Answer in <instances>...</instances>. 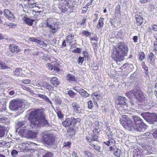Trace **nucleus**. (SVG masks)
I'll return each mask as SVG.
<instances>
[{
  "instance_id": "c03bdc74",
  "label": "nucleus",
  "mask_w": 157,
  "mask_h": 157,
  "mask_svg": "<svg viewBox=\"0 0 157 157\" xmlns=\"http://www.w3.org/2000/svg\"><path fill=\"white\" fill-rule=\"evenodd\" d=\"M87 105L89 109H91L93 107V103L91 100H90L87 102Z\"/></svg>"
},
{
  "instance_id": "0e129e2a",
  "label": "nucleus",
  "mask_w": 157,
  "mask_h": 157,
  "mask_svg": "<svg viewBox=\"0 0 157 157\" xmlns=\"http://www.w3.org/2000/svg\"><path fill=\"white\" fill-rule=\"evenodd\" d=\"M152 135L154 137L157 139V130H155L152 134Z\"/></svg>"
},
{
  "instance_id": "9b49d317",
  "label": "nucleus",
  "mask_w": 157,
  "mask_h": 157,
  "mask_svg": "<svg viewBox=\"0 0 157 157\" xmlns=\"http://www.w3.org/2000/svg\"><path fill=\"white\" fill-rule=\"evenodd\" d=\"M9 49L12 53H17L21 51V49L18 46L12 44L9 45Z\"/></svg>"
},
{
  "instance_id": "f3484780",
  "label": "nucleus",
  "mask_w": 157,
  "mask_h": 157,
  "mask_svg": "<svg viewBox=\"0 0 157 157\" xmlns=\"http://www.w3.org/2000/svg\"><path fill=\"white\" fill-rule=\"evenodd\" d=\"M4 15L5 17L9 20H10L13 16L12 13L8 9H6L4 10Z\"/></svg>"
},
{
  "instance_id": "72a5a7b5",
  "label": "nucleus",
  "mask_w": 157,
  "mask_h": 157,
  "mask_svg": "<svg viewBox=\"0 0 157 157\" xmlns=\"http://www.w3.org/2000/svg\"><path fill=\"white\" fill-rule=\"evenodd\" d=\"M29 40L30 41L34 42L37 44H40L41 42V40L37 39L35 37H30L29 38Z\"/></svg>"
},
{
  "instance_id": "aec40b11",
  "label": "nucleus",
  "mask_w": 157,
  "mask_h": 157,
  "mask_svg": "<svg viewBox=\"0 0 157 157\" xmlns=\"http://www.w3.org/2000/svg\"><path fill=\"white\" fill-rule=\"evenodd\" d=\"M78 92L81 96L83 98H87L90 95L86 91L82 89L79 90Z\"/></svg>"
},
{
  "instance_id": "ddd939ff",
  "label": "nucleus",
  "mask_w": 157,
  "mask_h": 157,
  "mask_svg": "<svg viewBox=\"0 0 157 157\" xmlns=\"http://www.w3.org/2000/svg\"><path fill=\"white\" fill-rule=\"evenodd\" d=\"M69 3H60L59 5V8L62 13H64L67 11V10L69 8L68 6Z\"/></svg>"
},
{
  "instance_id": "338daca9",
  "label": "nucleus",
  "mask_w": 157,
  "mask_h": 157,
  "mask_svg": "<svg viewBox=\"0 0 157 157\" xmlns=\"http://www.w3.org/2000/svg\"><path fill=\"white\" fill-rule=\"evenodd\" d=\"M111 137H112V136L111 137H110L109 138V141H110L111 143V144H115V141L114 140V139H113L112 138H111Z\"/></svg>"
},
{
  "instance_id": "3c124183",
  "label": "nucleus",
  "mask_w": 157,
  "mask_h": 157,
  "mask_svg": "<svg viewBox=\"0 0 157 157\" xmlns=\"http://www.w3.org/2000/svg\"><path fill=\"white\" fill-rule=\"evenodd\" d=\"M47 66L49 70L52 71L53 70V65H52L50 63L47 64Z\"/></svg>"
},
{
  "instance_id": "2eb2a0df",
  "label": "nucleus",
  "mask_w": 157,
  "mask_h": 157,
  "mask_svg": "<svg viewBox=\"0 0 157 157\" xmlns=\"http://www.w3.org/2000/svg\"><path fill=\"white\" fill-rule=\"evenodd\" d=\"M23 21L29 26H32L35 20L29 18L26 15L24 16L22 18Z\"/></svg>"
},
{
  "instance_id": "6e6d98bb",
  "label": "nucleus",
  "mask_w": 157,
  "mask_h": 157,
  "mask_svg": "<svg viewBox=\"0 0 157 157\" xmlns=\"http://www.w3.org/2000/svg\"><path fill=\"white\" fill-rule=\"evenodd\" d=\"M97 135H95L94 134L93 136H92V140L93 141H98V136Z\"/></svg>"
},
{
  "instance_id": "bb28decb",
  "label": "nucleus",
  "mask_w": 157,
  "mask_h": 157,
  "mask_svg": "<svg viewBox=\"0 0 157 157\" xmlns=\"http://www.w3.org/2000/svg\"><path fill=\"white\" fill-rule=\"evenodd\" d=\"M60 65L57 63H55L53 65V70L55 73H59L60 71Z\"/></svg>"
},
{
  "instance_id": "a878e982",
  "label": "nucleus",
  "mask_w": 157,
  "mask_h": 157,
  "mask_svg": "<svg viewBox=\"0 0 157 157\" xmlns=\"http://www.w3.org/2000/svg\"><path fill=\"white\" fill-rule=\"evenodd\" d=\"M38 97L41 99H43L45 101L48 102L50 103H52L51 101L49 98L45 95L41 94H38Z\"/></svg>"
},
{
  "instance_id": "2f4dec72",
  "label": "nucleus",
  "mask_w": 157,
  "mask_h": 157,
  "mask_svg": "<svg viewBox=\"0 0 157 157\" xmlns=\"http://www.w3.org/2000/svg\"><path fill=\"white\" fill-rule=\"evenodd\" d=\"M121 151L120 150L116 148L114 149L113 151L114 155L117 157H119L121 155Z\"/></svg>"
},
{
  "instance_id": "79ce46f5",
  "label": "nucleus",
  "mask_w": 157,
  "mask_h": 157,
  "mask_svg": "<svg viewBox=\"0 0 157 157\" xmlns=\"http://www.w3.org/2000/svg\"><path fill=\"white\" fill-rule=\"evenodd\" d=\"M71 143L70 142H64L63 143V148H64V147H68L69 148H70L71 147Z\"/></svg>"
},
{
  "instance_id": "393cba45",
  "label": "nucleus",
  "mask_w": 157,
  "mask_h": 157,
  "mask_svg": "<svg viewBox=\"0 0 157 157\" xmlns=\"http://www.w3.org/2000/svg\"><path fill=\"white\" fill-rule=\"evenodd\" d=\"M43 86L45 89L49 90L52 91L54 90V87L49 83L47 82H45L43 84Z\"/></svg>"
},
{
  "instance_id": "4c0bfd02",
  "label": "nucleus",
  "mask_w": 157,
  "mask_h": 157,
  "mask_svg": "<svg viewBox=\"0 0 157 157\" xmlns=\"http://www.w3.org/2000/svg\"><path fill=\"white\" fill-rule=\"evenodd\" d=\"M21 71L22 70L21 69L19 68L17 69L14 71V75L17 76H19L21 75Z\"/></svg>"
},
{
  "instance_id": "5fc2aeb1",
  "label": "nucleus",
  "mask_w": 157,
  "mask_h": 157,
  "mask_svg": "<svg viewBox=\"0 0 157 157\" xmlns=\"http://www.w3.org/2000/svg\"><path fill=\"white\" fill-rule=\"evenodd\" d=\"M22 83L25 84H29L31 82V80H29V79H25L23 80L22 81Z\"/></svg>"
},
{
  "instance_id": "39448f33",
  "label": "nucleus",
  "mask_w": 157,
  "mask_h": 157,
  "mask_svg": "<svg viewBox=\"0 0 157 157\" xmlns=\"http://www.w3.org/2000/svg\"><path fill=\"white\" fill-rule=\"evenodd\" d=\"M133 119L135 127L138 131H141L143 130V129L146 128V125L140 118L135 116L133 117Z\"/></svg>"
},
{
  "instance_id": "7c9ffc66",
  "label": "nucleus",
  "mask_w": 157,
  "mask_h": 157,
  "mask_svg": "<svg viewBox=\"0 0 157 157\" xmlns=\"http://www.w3.org/2000/svg\"><path fill=\"white\" fill-rule=\"evenodd\" d=\"M56 112L57 116L59 119H63L64 117V114L59 109H56Z\"/></svg>"
},
{
  "instance_id": "412c9836",
  "label": "nucleus",
  "mask_w": 157,
  "mask_h": 157,
  "mask_svg": "<svg viewBox=\"0 0 157 157\" xmlns=\"http://www.w3.org/2000/svg\"><path fill=\"white\" fill-rule=\"evenodd\" d=\"M71 120L69 118H66L65 120L62 122V125L65 127H67L71 125Z\"/></svg>"
},
{
  "instance_id": "0eeeda50",
  "label": "nucleus",
  "mask_w": 157,
  "mask_h": 157,
  "mask_svg": "<svg viewBox=\"0 0 157 157\" xmlns=\"http://www.w3.org/2000/svg\"><path fill=\"white\" fill-rule=\"evenodd\" d=\"M21 104L19 101L13 100L10 102L9 108L11 110L16 111L20 110L21 109Z\"/></svg>"
},
{
  "instance_id": "69168bd1",
  "label": "nucleus",
  "mask_w": 157,
  "mask_h": 157,
  "mask_svg": "<svg viewBox=\"0 0 157 157\" xmlns=\"http://www.w3.org/2000/svg\"><path fill=\"white\" fill-rule=\"evenodd\" d=\"M92 45L93 46V48L94 49H96L98 47V42H97L96 43H91Z\"/></svg>"
},
{
  "instance_id": "680f3d73",
  "label": "nucleus",
  "mask_w": 157,
  "mask_h": 157,
  "mask_svg": "<svg viewBox=\"0 0 157 157\" xmlns=\"http://www.w3.org/2000/svg\"><path fill=\"white\" fill-rule=\"evenodd\" d=\"M88 10V7H83L82 11V13L83 14L85 13Z\"/></svg>"
},
{
  "instance_id": "e2e57ef3",
  "label": "nucleus",
  "mask_w": 157,
  "mask_h": 157,
  "mask_svg": "<svg viewBox=\"0 0 157 157\" xmlns=\"http://www.w3.org/2000/svg\"><path fill=\"white\" fill-rule=\"evenodd\" d=\"M86 139L87 141L89 142L90 143H91L93 141L92 139L90 137L88 136H86Z\"/></svg>"
},
{
  "instance_id": "b1692460",
  "label": "nucleus",
  "mask_w": 157,
  "mask_h": 157,
  "mask_svg": "<svg viewBox=\"0 0 157 157\" xmlns=\"http://www.w3.org/2000/svg\"><path fill=\"white\" fill-rule=\"evenodd\" d=\"M104 18H103L100 17L99 18L98 21V24L96 26L97 29H99L103 27L104 25Z\"/></svg>"
},
{
  "instance_id": "4be33fe9",
  "label": "nucleus",
  "mask_w": 157,
  "mask_h": 157,
  "mask_svg": "<svg viewBox=\"0 0 157 157\" xmlns=\"http://www.w3.org/2000/svg\"><path fill=\"white\" fill-rule=\"evenodd\" d=\"M121 6L120 5H117L115 8V11L114 15L115 18H117V17L121 16Z\"/></svg>"
},
{
  "instance_id": "6e6552de",
  "label": "nucleus",
  "mask_w": 157,
  "mask_h": 157,
  "mask_svg": "<svg viewBox=\"0 0 157 157\" xmlns=\"http://www.w3.org/2000/svg\"><path fill=\"white\" fill-rule=\"evenodd\" d=\"M71 109L74 113L77 114L81 113L83 111L80 106L77 102L72 103Z\"/></svg>"
},
{
  "instance_id": "052dcab7",
  "label": "nucleus",
  "mask_w": 157,
  "mask_h": 157,
  "mask_svg": "<svg viewBox=\"0 0 157 157\" xmlns=\"http://www.w3.org/2000/svg\"><path fill=\"white\" fill-rule=\"evenodd\" d=\"M90 38L91 41L95 40L97 42L98 40V38L97 36H95L94 37L90 36Z\"/></svg>"
},
{
  "instance_id": "864d4df0",
  "label": "nucleus",
  "mask_w": 157,
  "mask_h": 157,
  "mask_svg": "<svg viewBox=\"0 0 157 157\" xmlns=\"http://www.w3.org/2000/svg\"><path fill=\"white\" fill-rule=\"evenodd\" d=\"M157 41H154L153 44V50L155 51H157Z\"/></svg>"
},
{
  "instance_id": "423d86ee",
  "label": "nucleus",
  "mask_w": 157,
  "mask_h": 157,
  "mask_svg": "<svg viewBox=\"0 0 157 157\" xmlns=\"http://www.w3.org/2000/svg\"><path fill=\"white\" fill-rule=\"evenodd\" d=\"M120 122L124 127L126 128L131 127L132 124L131 119L125 115L122 116Z\"/></svg>"
},
{
  "instance_id": "c756f323",
  "label": "nucleus",
  "mask_w": 157,
  "mask_h": 157,
  "mask_svg": "<svg viewBox=\"0 0 157 157\" xmlns=\"http://www.w3.org/2000/svg\"><path fill=\"white\" fill-rule=\"evenodd\" d=\"M150 120L152 123H154L155 122H157V115L156 114H152L150 117Z\"/></svg>"
},
{
  "instance_id": "f03ea898",
  "label": "nucleus",
  "mask_w": 157,
  "mask_h": 157,
  "mask_svg": "<svg viewBox=\"0 0 157 157\" xmlns=\"http://www.w3.org/2000/svg\"><path fill=\"white\" fill-rule=\"evenodd\" d=\"M128 51V48L123 42H120L117 44L112 55V57L114 60L121 62L124 59V57L127 56Z\"/></svg>"
},
{
  "instance_id": "a211bd4d",
  "label": "nucleus",
  "mask_w": 157,
  "mask_h": 157,
  "mask_svg": "<svg viewBox=\"0 0 157 157\" xmlns=\"http://www.w3.org/2000/svg\"><path fill=\"white\" fill-rule=\"evenodd\" d=\"M50 82L51 84L55 87H57L60 83L59 81L55 77L52 78L50 80Z\"/></svg>"
},
{
  "instance_id": "f704fd0d",
  "label": "nucleus",
  "mask_w": 157,
  "mask_h": 157,
  "mask_svg": "<svg viewBox=\"0 0 157 157\" xmlns=\"http://www.w3.org/2000/svg\"><path fill=\"white\" fill-rule=\"evenodd\" d=\"M67 133L73 135L75 133V130L72 127H69L67 130Z\"/></svg>"
},
{
  "instance_id": "c9c22d12",
  "label": "nucleus",
  "mask_w": 157,
  "mask_h": 157,
  "mask_svg": "<svg viewBox=\"0 0 157 157\" xmlns=\"http://www.w3.org/2000/svg\"><path fill=\"white\" fill-rule=\"evenodd\" d=\"M90 145L92 146L93 145L94 146V148L97 151L99 152H101V147L98 144H90Z\"/></svg>"
},
{
  "instance_id": "4d7b16f0",
  "label": "nucleus",
  "mask_w": 157,
  "mask_h": 157,
  "mask_svg": "<svg viewBox=\"0 0 157 157\" xmlns=\"http://www.w3.org/2000/svg\"><path fill=\"white\" fill-rule=\"evenodd\" d=\"M70 0H59L60 3H69Z\"/></svg>"
},
{
  "instance_id": "f8f14e48",
  "label": "nucleus",
  "mask_w": 157,
  "mask_h": 157,
  "mask_svg": "<svg viewBox=\"0 0 157 157\" xmlns=\"http://www.w3.org/2000/svg\"><path fill=\"white\" fill-rule=\"evenodd\" d=\"M126 98L125 97L120 96L117 97L115 102L117 105H124L126 104Z\"/></svg>"
},
{
  "instance_id": "473e14b6",
  "label": "nucleus",
  "mask_w": 157,
  "mask_h": 157,
  "mask_svg": "<svg viewBox=\"0 0 157 157\" xmlns=\"http://www.w3.org/2000/svg\"><path fill=\"white\" fill-rule=\"evenodd\" d=\"M148 59L150 60L151 62H153L155 61V56L152 52H151L148 55Z\"/></svg>"
},
{
  "instance_id": "de8ad7c7",
  "label": "nucleus",
  "mask_w": 157,
  "mask_h": 157,
  "mask_svg": "<svg viewBox=\"0 0 157 157\" xmlns=\"http://www.w3.org/2000/svg\"><path fill=\"white\" fill-rule=\"evenodd\" d=\"M81 49L80 48H77L76 49L72 51V52L74 53H80L81 52Z\"/></svg>"
},
{
  "instance_id": "a19ab883",
  "label": "nucleus",
  "mask_w": 157,
  "mask_h": 157,
  "mask_svg": "<svg viewBox=\"0 0 157 157\" xmlns=\"http://www.w3.org/2000/svg\"><path fill=\"white\" fill-rule=\"evenodd\" d=\"M100 130L99 129V128H95L92 131L94 134L98 135L99 134V132H100Z\"/></svg>"
},
{
  "instance_id": "58836bf2",
  "label": "nucleus",
  "mask_w": 157,
  "mask_h": 157,
  "mask_svg": "<svg viewBox=\"0 0 157 157\" xmlns=\"http://www.w3.org/2000/svg\"><path fill=\"white\" fill-rule=\"evenodd\" d=\"M135 105V103L134 102H133L132 101H131L129 102V105H127V107H128V109H133V107Z\"/></svg>"
},
{
  "instance_id": "dca6fc26",
  "label": "nucleus",
  "mask_w": 157,
  "mask_h": 157,
  "mask_svg": "<svg viewBox=\"0 0 157 157\" xmlns=\"http://www.w3.org/2000/svg\"><path fill=\"white\" fill-rule=\"evenodd\" d=\"M26 136L29 138H35L36 137L37 133L31 130H28L26 134Z\"/></svg>"
},
{
  "instance_id": "9d476101",
  "label": "nucleus",
  "mask_w": 157,
  "mask_h": 157,
  "mask_svg": "<svg viewBox=\"0 0 157 157\" xmlns=\"http://www.w3.org/2000/svg\"><path fill=\"white\" fill-rule=\"evenodd\" d=\"M53 19L52 18H48L47 20L45 23L44 24V25H43L42 27L49 28L50 29L52 30H56L58 28V27L56 28L55 27V26H54V27H53L52 25V24L53 23Z\"/></svg>"
},
{
  "instance_id": "6ab92c4d",
  "label": "nucleus",
  "mask_w": 157,
  "mask_h": 157,
  "mask_svg": "<svg viewBox=\"0 0 157 157\" xmlns=\"http://www.w3.org/2000/svg\"><path fill=\"white\" fill-rule=\"evenodd\" d=\"M74 35L71 33H69L68 35L67 36L66 41L69 44H72L74 41H75V40H74Z\"/></svg>"
},
{
  "instance_id": "49530a36",
  "label": "nucleus",
  "mask_w": 157,
  "mask_h": 157,
  "mask_svg": "<svg viewBox=\"0 0 157 157\" xmlns=\"http://www.w3.org/2000/svg\"><path fill=\"white\" fill-rule=\"evenodd\" d=\"M24 123L23 121H21L17 123V129H19L20 127L23 126Z\"/></svg>"
},
{
  "instance_id": "774afa93",
  "label": "nucleus",
  "mask_w": 157,
  "mask_h": 157,
  "mask_svg": "<svg viewBox=\"0 0 157 157\" xmlns=\"http://www.w3.org/2000/svg\"><path fill=\"white\" fill-rule=\"evenodd\" d=\"M152 29L155 31H157V25H153L152 26Z\"/></svg>"
},
{
  "instance_id": "e433bc0d",
  "label": "nucleus",
  "mask_w": 157,
  "mask_h": 157,
  "mask_svg": "<svg viewBox=\"0 0 157 157\" xmlns=\"http://www.w3.org/2000/svg\"><path fill=\"white\" fill-rule=\"evenodd\" d=\"M139 57L140 60L142 61L144 60L145 57L144 53L143 52H140L139 54Z\"/></svg>"
},
{
  "instance_id": "1a4fd4ad",
  "label": "nucleus",
  "mask_w": 157,
  "mask_h": 157,
  "mask_svg": "<svg viewBox=\"0 0 157 157\" xmlns=\"http://www.w3.org/2000/svg\"><path fill=\"white\" fill-rule=\"evenodd\" d=\"M35 0H24L23 2L24 7L26 9L33 8L36 6Z\"/></svg>"
},
{
  "instance_id": "8fccbe9b",
  "label": "nucleus",
  "mask_w": 157,
  "mask_h": 157,
  "mask_svg": "<svg viewBox=\"0 0 157 157\" xmlns=\"http://www.w3.org/2000/svg\"><path fill=\"white\" fill-rule=\"evenodd\" d=\"M17 154L18 152L16 150H13L11 152V154L13 157L15 156Z\"/></svg>"
},
{
  "instance_id": "13d9d810",
  "label": "nucleus",
  "mask_w": 157,
  "mask_h": 157,
  "mask_svg": "<svg viewBox=\"0 0 157 157\" xmlns=\"http://www.w3.org/2000/svg\"><path fill=\"white\" fill-rule=\"evenodd\" d=\"M84 153L85 155H86L88 157H91L92 155L90 152L87 151H84Z\"/></svg>"
},
{
  "instance_id": "bf43d9fd",
  "label": "nucleus",
  "mask_w": 157,
  "mask_h": 157,
  "mask_svg": "<svg viewBox=\"0 0 157 157\" xmlns=\"http://www.w3.org/2000/svg\"><path fill=\"white\" fill-rule=\"evenodd\" d=\"M143 68L147 71L148 72V67L146 66L144 63H143L142 64Z\"/></svg>"
},
{
  "instance_id": "37998d69",
  "label": "nucleus",
  "mask_w": 157,
  "mask_h": 157,
  "mask_svg": "<svg viewBox=\"0 0 157 157\" xmlns=\"http://www.w3.org/2000/svg\"><path fill=\"white\" fill-rule=\"evenodd\" d=\"M82 34L86 37H88L91 35V33L88 31L85 30L83 31L82 33Z\"/></svg>"
},
{
  "instance_id": "ea45409f",
  "label": "nucleus",
  "mask_w": 157,
  "mask_h": 157,
  "mask_svg": "<svg viewBox=\"0 0 157 157\" xmlns=\"http://www.w3.org/2000/svg\"><path fill=\"white\" fill-rule=\"evenodd\" d=\"M84 60V58L83 57H79L78 58V62L79 65H82Z\"/></svg>"
},
{
  "instance_id": "09e8293b",
  "label": "nucleus",
  "mask_w": 157,
  "mask_h": 157,
  "mask_svg": "<svg viewBox=\"0 0 157 157\" xmlns=\"http://www.w3.org/2000/svg\"><path fill=\"white\" fill-rule=\"evenodd\" d=\"M53 156V154L51 152H48L43 155V157H52Z\"/></svg>"
},
{
  "instance_id": "f257e3e1",
  "label": "nucleus",
  "mask_w": 157,
  "mask_h": 157,
  "mask_svg": "<svg viewBox=\"0 0 157 157\" xmlns=\"http://www.w3.org/2000/svg\"><path fill=\"white\" fill-rule=\"evenodd\" d=\"M44 112L40 109H33L29 114L28 119L31 125L34 127H48L50 124L46 119Z\"/></svg>"
},
{
  "instance_id": "4468645a",
  "label": "nucleus",
  "mask_w": 157,
  "mask_h": 157,
  "mask_svg": "<svg viewBox=\"0 0 157 157\" xmlns=\"http://www.w3.org/2000/svg\"><path fill=\"white\" fill-rule=\"evenodd\" d=\"M140 13H139L136 15V24L137 26H140L144 22V18L140 16Z\"/></svg>"
},
{
  "instance_id": "7ed1b4c3",
  "label": "nucleus",
  "mask_w": 157,
  "mask_h": 157,
  "mask_svg": "<svg viewBox=\"0 0 157 157\" xmlns=\"http://www.w3.org/2000/svg\"><path fill=\"white\" fill-rule=\"evenodd\" d=\"M125 95L129 99L134 98L137 102H143L145 100V98L143 91L140 90L134 89L125 93Z\"/></svg>"
},
{
  "instance_id": "20e7f679",
  "label": "nucleus",
  "mask_w": 157,
  "mask_h": 157,
  "mask_svg": "<svg viewBox=\"0 0 157 157\" xmlns=\"http://www.w3.org/2000/svg\"><path fill=\"white\" fill-rule=\"evenodd\" d=\"M42 135V140L43 143L48 145L53 144L55 141V138L52 134L44 132Z\"/></svg>"
},
{
  "instance_id": "cd10ccee",
  "label": "nucleus",
  "mask_w": 157,
  "mask_h": 157,
  "mask_svg": "<svg viewBox=\"0 0 157 157\" xmlns=\"http://www.w3.org/2000/svg\"><path fill=\"white\" fill-rule=\"evenodd\" d=\"M66 94L69 95L71 98H74L76 94V93L71 90H69L66 92Z\"/></svg>"
},
{
  "instance_id": "a18cd8bd",
  "label": "nucleus",
  "mask_w": 157,
  "mask_h": 157,
  "mask_svg": "<svg viewBox=\"0 0 157 157\" xmlns=\"http://www.w3.org/2000/svg\"><path fill=\"white\" fill-rule=\"evenodd\" d=\"M26 131L27 130L25 129H20L19 131L18 134L20 135H24Z\"/></svg>"
},
{
  "instance_id": "603ef678",
  "label": "nucleus",
  "mask_w": 157,
  "mask_h": 157,
  "mask_svg": "<svg viewBox=\"0 0 157 157\" xmlns=\"http://www.w3.org/2000/svg\"><path fill=\"white\" fill-rule=\"evenodd\" d=\"M154 88L155 89V90L154 92V94L156 98H157V83L155 84Z\"/></svg>"
},
{
  "instance_id": "c85d7f7f",
  "label": "nucleus",
  "mask_w": 157,
  "mask_h": 157,
  "mask_svg": "<svg viewBox=\"0 0 157 157\" xmlns=\"http://www.w3.org/2000/svg\"><path fill=\"white\" fill-rule=\"evenodd\" d=\"M71 124L73 125H75L78 122H80V119L79 118L75 119L74 117H72L71 118Z\"/></svg>"
},
{
  "instance_id": "5701e85b",
  "label": "nucleus",
  "mask_w": 157,
  "mask_h": 157,
  "mask_svg": "<svg viewBox=\"0 0 157 157\" xmlns=\"http://www.w3.org/2000/svg\"><path fill=\"white\" fill-rule=\"evenodd\" d=\"M67 80L70 82H76L77 81V78H76L75 76H72L71 74H68L67 76Z\"/></svg>"
}]
</instances>
